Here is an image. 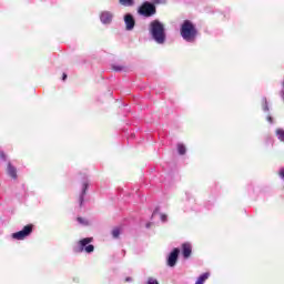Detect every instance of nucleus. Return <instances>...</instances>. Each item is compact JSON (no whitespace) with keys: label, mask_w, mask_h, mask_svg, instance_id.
Wrapping results in <instances>:
<instances>
[{"label":"nucleus","mask_w":284,"mask_h":284,"mask_svg":"<svg viewBox=\"0 0 284 284\" xmlns=\"http://www.w3.org/2000/svg\"><path fill=\"white\" fill-rule=\"evenodd\" d=\"M181 36L185 41H194L196 39V27L190 20H185L181 27Z\"/></svg>","instance_id":"nucleus-2"},{"label":"nucleus","mask_w":284,"mask_h":284,"mask_svg":"<svg viewBox=\"0 0 284 284\" xmlns=\"http://www.w3.org/2000/svg\"><path fill=\"white\" fill-rule=\"evenodd\" d=\"M139 14H142V17H153V14H156V7L150 2H144L139 8Z\"/></svg>","instance_id":"nucleus-5"},{"label":"nucleus","mask_w":284,"mask_h":284,"mask_svg":"<svg viewBox=\"0 0 284 284\" xmlns=\"http://www.w3.org/2000/svg\"><path fill=\"white\" fill-rule=\"evenodd\" d=\"M113 69L116 70L118 72L123 70V68H121V67H113Z\"/></svg>","instance_id":"nucleus-19"},{"label":"nucleus","mask_w":284,"mask_h":284,"mask_svg":"<svg viewBox=\"0 0 284 284\" xmlns=\"http://www.w3.org/2000/svg\"><path fill=\"white\" fill-rule=\"evenodd\" d=\"M33 230H34V225L28 224L23 227V230L13 233L12 239H14L16 241H23V239H28V236L32 234Z\"/></svg>","instance_id":"nucleus-4"},{"label":"nucleus","mask_w":284,"mask_h":284,"mask_svg":"<svg viewBox=\"0 0 284 284\" xmlns=\"http://www.w3.org/2000/svg\"><path fill=\"white\" fill-rule=\"evenodd\" d=\"M206 278H210V274H209V273L202 274V275L197 278V281H196L195 284H203V283H205Z\"/></svg>","instance_id":"nucleus-11"},{"label":"nucleus","mask_w":284,"mask_h":284,"mask_svg":"<svg viewBox=\"0 0 284 284\" xmlns=\"http://www.w3.org/2000/svg\"><path fill=\"white\" fill-rule=\"evenodd\" d=\"M178 152H179V154H185V145L179 144L178 145Z\"/></svg>","instance_id":"nucleus-15"},{"label":"nucleus","mask_w":284,"mask_h":284,"mask_svg":"<svg viewBox=\"0 0 284 284\" xmlns=\"http://www.w3.org/2000/svg\"><path fill=\"white\" fill-rule=\"evenodd\" d=\"M102 23H111L112 22V13L104 11L100 17Z\"/></svg>","instance_id":"nucleus-9"},{"label":"nucleus","mask_w":284,"mask_h":284,"mask_svg":"<svg viewBox=\"0 0 284 284\" xmlns=\"http://www.w3.org/2000/svg\"><path fill=\"white\" fill-rule=\"evenodd\" d=\"M8 173L10 174V176H12V179H17V169H14L12 164L8 165Z\"/></svg>","instance_id":"nucleus-10"},{"label":"nucleus","mask_w":284,"mask_h":284,"mask_svg":"<svg viewBox=\"0 0 284 284\" xmlns=\"http://www.w3.org/2000/svg\"><path fill=\"white\" fill-rule=\"evenodd\" d=\"M121 6H134V0H120Z\"/></svg>","instance_id":"nucleus-13"},{"label":"nucleus","mask_w":284,"mask_h":284,"mask_svg":"<svg viewBox=\"0 0 284 284\" xmlns=\"http://www.w3.org/2000/svg\"><path fill=\"white\" fill-rule=\"evenodd\" d=\"M124 22L126 26V30H132L134 28V18L132 17V14H126L124 17Z\"/></svg>","instance_id":"nucleus-8"},{"label":"nucleus","mask_w":284,"mask_h":284,"mask_svg":"<svg viewBox=\"0 0 284 284\" xmlns=\"http://www.w3.org/2000/svg\"><path fill=\"white\" fill-rule=\"evenodd\" d=\"M181 251L179 248H174L170 255H169V258H168V265L170 267H174L176 265V261H179V253Z\"/></svg>","instance_id":"nucleus-6"},{"label":"nucleus","mask_w":284,"mask_h":284,"mask_svg":"<svg viewBox=\"0 0 284 284\" xmlns=\"http://www.w3.org/2000/svg\"><path fill=\"white\" fill-rule=\"evenodd\" d=\"M153 3H165V0H153Z\"/></svg>","instance_id":"nucleus-17"},{"label":"nucleus","mask_w":284,"mask_h":284,"mask_svg":"<svg viewBox=\"0 0 284 284\" xmlns=\"http://www.w3.org/2000/svg\"><path fill=\"white\" fill-rule=\"evenodd\" d=\"M182 254L184 258H190L192 254V245L190 243L182 244Z\"/></svg>","instance_id":"nucleus-7"},{"label":"nucleus","mask_w":284,"mask_h":284,"mask_svg":"<svg viewBox=\"0 0 284 284\" xmlns=\"http://www.w3.org/2000/svg\"><path fill=\"white\" fill-rule=\"evenodd\" d=\"M63 81H65V79H68V74L63 73Z\"/></svg>","instance_id":"nucleus-20"},{"label":"nucleus","mask_w":284,"mask_h":284,"mask_svg":"<svg viewBox=\"0 0 284 284\" xmlns=\"http://www.w3.org/2000/svg\"><path fill=\"white\" fill-rule=\"evenodd\" d=\"M148 284H159V281H156L155 278L150 277L148 281Z\"/></svg>","instance_id":"nucleus-16"},{"label":"nucleus","mask_w":284,"mask_h":284,"mask_svg":"<svg viewBox=\"0 0 284 284\" xmlns=\"http://www.w3.org/2000/svg\"><path fill=\"white\" fill-rule=\"evenodd\" d=\"M94 241L92 237L82 239L78 242V247L75 248V252H87V254H91V252H94V245L90 244Z\"/></svg>","instance_id":"nucleus-3"},{"label":"nucleus","mask_w":284,"mask_h":284,"mask_svg":"<svg viewBox=\"0 0 284 284\" xmlns=\"http://www.w3.org/2000/svg\"><path fill=\"white\" fill-rule=\"evenodd\" d=\"M150 30L153 39L158 43H163V41H165V28L163 27V23H161L159 20H153L151 22Z\"/></svg>","instance_id":"nucleus-1"},{"label":"nucleus","mask_w":284,"mask_h":284,"mask_svg":"<svg viewBox=\"0 0 284 284\" xmlns=\"http://www.w3.org/2000/svg\"><path fill=\"white\" fill-rule=\"evenodd\" d=\"M119 234H121V229H119V227L113 229V231H112L113 237L119 239Z\"/></svg>","instance_id":"nucleus-14"},{"label":"nucleus","mask_w":284,"mask_h":284,"mask_svg":"<svg viewBox=\"0 0 284 284\" xmlns=\"http://www.w3.org/2000/svg\"><path fill=\"white\" fill-rule=\"evenodd\" d=\"M275 134H276V136H277V139H278L280 141H283V142H284V130H283V129H277V130L275 131Z\"/></svg>","instance_id":"nucleus-12"},{"label":"nucleus","mask_w":284,"mask_h":284,"mask_svg":"<svg viewBox=\"0 0 284 284\" xmlns=\"http://www.w3.org/2000/svg\"><path fill=\"white\" fill-rule=\"evenodd\" d=\"M280 176H281V179L284 180V169H282V170L280 171Z\"/></svg>","instance_id":"nucleus-18"}]
</instances>
